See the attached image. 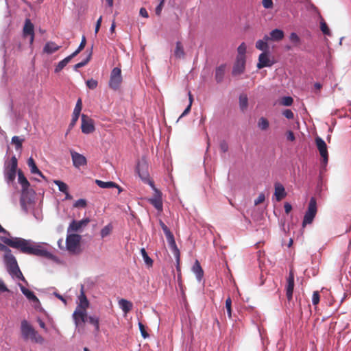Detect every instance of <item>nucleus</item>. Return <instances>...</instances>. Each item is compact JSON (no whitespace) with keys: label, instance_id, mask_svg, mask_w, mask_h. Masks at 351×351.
Wrapping results in <instances>:
<instances>
[{"label":"nucleus","instance_id":"nucleus-1","mask_svg":"<svg viewBox=\"0 0 351 351\" xmlns=\"http://www.w3.org/2000/svg\"><path fill=\"white\" fill-rule=\"evenodd\" d=\"M0 251L5 252L3 261L8 273L13 279H17L27 284L23 276L15 256L12 254L11 250L6 245L20 250L23 254L44 257L49 260H55L56 256L45 248L40 243H36L30 239L21 237H0Z\"/></svg>","mask_w":351,"mask_h":351},{"label":"nucleus","instance_id":"nucleus-2","mask_svg":"<svg viewBox=\"0 0 351 351\" xmlns=\"http://www.w3.org/2000/svg\"><path fill=\"white\" fill-rule=\"evenodd\" d=\"M21 337L24 341L30 340L33 343L42 344L44 342L43 337L38 334L32 324L26 319L21 322L20 327Z\"/></svg>","mask_w":351,"mask_h":351},{"label":"nucleus","instance_id":"nucleus-3","mask_svg":"<svg viewBox=\"0 0 351 351\" xmlns=\"http://www.w3.org/2000/svg\"><path fill=\"white\" fill-rule=\"evenodd\" d=\"M18 162L15 156H13L8 163H5L4 178L8 184L13 182L16 178Z\"/></svg>","mask_w":351,"mask_h":351},{"label":"nucleus","instance_id":"nucleus-4","mask_svg":"<svg viewBox=\"0 0 351 351\" xmlns=\"http://www.w3.org/2000/svg\"><path fill=\"white\" fill-rule=\"evenodd\" d=\"M35 195V191L33 189H29V187L21 189L20 204L24 212H28L27 205L32 204L34 202Z\"/></svg>","mask_w":351,"mask_h":351},{"label":"nucleus","instance_id":"nucleus-5","mask_svg":"<svg viewBox=\"0 0 351 351\" xmlns=\"http://www.w3.org/2000/svg\"><path fill=\"white\" fill-rule=\"evenodd\" d=\"M315 145L322 157L321 169L322 170L326 169L328 162V147L326 142L319 136L315 137Z\"/></svg>","mask_w":351,"mask_h":351},{"label":"nucleus","instance_id":"nucleus-6","mask_svg":"<svg viewBox=\"0 0 351 351\" xmlns=\"http://www.w3.org/2000/svg\"><path fill=\"white\" fill-rule=\"evenodd\" d=\"M317 201L314 197H311L308 208L305 212L304 219L302 221V226L304 227L307 224H310L313 222L316 214H317Z\"/></svg>","mask_w":351,"mask_h":351},{"label":"nucleus","instance_id":"nucleus-7","mask_svg":"<svg viewBox=\"0 0 351 351\" xmlns=\"http://www.w3.org/2000/svg\"><path fill=\"white\" fill-rule=\"evenodd\" d=\"M122 80L121 69L119 67H114L110 73L108 83L109 87L114 90H118L120 88Z\"/></svg>","mask_w":351,"mask_h":351},{"label":"nucleus","instance_id":"nucleus-8","mask_svg":"<svg viewBox=\"0 0 351 351\" xmlns=\"http://www.w3.org/2000/svg\"><path fill=\"white\" fill-rule=\"evenodd\" d=\"M81 129L84 134H88L95 130L93 121L86 114H82Z\"/></svg>","mask_w":351,"mask_h":351},{"label":"nucleus","instance_id":"nucleus-9","mask_svg":"<svg viewBox=\"0 0 351 351\" xmlns=\"http://www.w3.org/2000/svg\"><path fill=\"white\" fill-rule=\"evenodd\" d=\"M80 235L72 234L67 236L66 239V246L69 251H74L80 243Z\"/></svg>","mask_w":351,"mask_h":351},{"label":"nucleus","instance_id":"nucleus-10","mask_svg":"<svg viewBox=\"0 0 351 351\" xmlns=\"http://www.w3.org/2000/svg\"><path fill=\"white\" fill-rule=\"evenodd\" d=\"M148 202L158 210L162 211L163 204L162 193L159 190H156L154 195L148 199Z\"/></svg>","mask_w":351,"mask_h":351},{"label":"nucleus","instance_id":"nucleus-11","mask_svg":"<svg viewBox=\"0 0 351 351\" xmlns=\"http://www.w3.org/2000/svg\"><path fill=\"white\" fill-rule=\"evenodd\" d=\"M23 37L29 36V43L30 44L33 43L34 40V25L29 19H26L25 20V24L23 29Z\"/></svg>","mask_w":351,"mask_h":351},{"label":"nucleus","instance_id":"nucleus-12","mask_svg":"<svg viewBox=\"0 0 351 351\" xmlns=\"http://www.w3.org/2000/svg\"><path fill=\"white\" fill-rule=\"evenodd\" d=\"M73 165L75 168H80L87 164L86 158L81 154L76 152L74 150L70 151Z\"/></svg>","mask_w":351,"mask_h":351},{"label":"nucleus","instance_id":"nucleus-13","mask_svg":"<svg viewBox=\"0 0 351 351\" xmlns=\"http://www.w3.org/2000/svg\"><path fill=\"white\" fill-rule=\"evenodd\" d=\"M274 62L269 58L268 51H264L259 55L258 62L257 63V68L258 69L264 67H270L274 64Z\"/></svg>","mask_w":351,"mask_h":351},{"label":"nucleus","instance_id":"nucleus-14","mask_svg":"<svg viewBox=\"0 0 351 351\" xmlns=\"http://www.w3.org/2000/svg\"><path fill=\"white\" fill-rule=\"evenodd\" d=\"M82 100L81 98H78L77 100L75 106L74 108L73 114H72V119L71 121V123L69 125V129L71 130L76 123L80 115V112L82 111Z\"/></svg>","mask_w":351,"mask_h":351},{"label":"nucleus","instance_id":"nucleus-15","mask_svg":"<svg viewBox=\"0 0 351 351\" xmlns=\"http://www.w3.org/2000/svg\"><path fill=\"white\" fill-rule=\"evenodd\" d=\"M245 68V58H237L234 64L232 75L237 76L243 73Z\"/></svg>","mask_w":351,"mask_h":351},{"label":"nucleus","instance_id":"nucleus-16","mask_svg":"<svg viewBox=\"0 0 351 351\" xmlns=\"http://www.w3.org/2000/svg\"><path fill=\"white\" fill-rule=\"evenodd\" d=\"M294 288V274L292 270L289 271V276L287 278L286 295L287 300L291 301L293 297Z\"/></svg>","mask_w":351,"mask_h":351},{"label":"nucleus","instance_id":"nucleus-17","mask_svg":"<svg viewBox=\"0 0 351 351\" xmlns=\"http://www.w3.org/2000/svg\"><path fill=\"white\" fill-rule=\"evenodd\" d=\"M292 47L301 51H306L305 46L302 45V40L296 32H291L289 36Z\"/></svg>","mask_w":351,"mask_h":351},{"label":"nucleus","instance_id":"nucleus-18","mask_svg":"<svg viewBox=\"0 0 351 351\" xmlns=\"http://www.w3.org/2000/svg\"><path fill=\"white\" fill-rule=\"evenodd\" d=\"M147 169V165L145 161L138 162L136 167V171L143 182L149 178Z\"/></svg>","mask_w":351,"mask_h":351},{"label":"nucleus","instance_id":"nucleus-19","mask_svg":"<svg viewBox=\"0 0 351 351\" xmlns=\"http://www.w3.org/2000/svg\"><path fill=\"white\" fill-rule=\"evenodd\" d=\"M87 316L85 309L79 310L78 308L75 309L73 313V319L75 324L77 326L80 323H84L86 320Z\"/></svg>","mask_w":351,"mask_h":351},{"label":"nucleus","instance_id":"nucleus-20","mask_svg":"<svg viewBox=\"0 0 351 351\" xmlns=\"http://www.w3.org/2000/svg\"><path fill=\"white\" fill-rule=\"evenodd\" d=\"M269 35L270 36L265 35L264 39L265 40L280 41L284 38L285 33L282 29L276 28L271 31Z\"/></svg>","mask_w":351,"mask_h":351},{"label":"nucleus","instance_id":"nucleus-21","mask_svg":"<svg viewBox=\"0 0 351 351\" xmlns=\"http://www.w3.org/2000/svg\"><path fill=\"white\" fill-rule=\"evenodd\" d=\"M19 287L22 293L30 302H32L33 303H38V304L40 303V301H39L38 298L36 297V295H35V293L33 291H32L29 289H27L26 287H25L23 285H22L20 283L19 284Z\"/></svg>","mask_w":351,"mask_h":351},{"label":"nucleus","instance_id":"nucleus-22","mask_svg":"<svg viewBox=\"0 0 351 351\" xmlns=\"http://www.w3.org/2000/svg\"><path fill=\"white\" fill-rule=\"evenodd\" d=\"M89 222V219L86 218L80 221L73 220L68 228V232L70 230L77 232L80 230L82 227L86 226Z\"/></svg>","mask_w":351,"mask_h":351},{"label":"nucleus","instance_id":"nucleus-23","mask_svg":"<svg viewBox=\"0 0 351 351\" xmlns=\"http://www.w3.org/2000/svg\"><path fill=\"white\" fill-rule=\"evenodd\" d=\"M274 196L276 201L279 202L286 197L287 193L285 191V189L281 183L276 182L274 184Z\"/></svg>","mask_w":351,"mask_h":351},{"label":"nucleus","instance_id":"nucleus-24","mask_svg":"<svg viewBox=\"0 0 351 351\" xmlns=\"http://www.w3.org/2000/svg\"><path fill=\"white\" fill-rule=\"evenodd\" d=\"M95 183L101 189L117 188L119 190V193L122 191V189L117 184L112 181L104 182L100 180H96Z\"/></svg>","mask_w":351,"mask_h":351},{"label":"nucleus","instance_id":"nucleus-25","mask_svg":"<svg viewBox=\"0 0 351 351\" xmlns=\"http://www.w3.org/2000/svg\"><path fill=\"white\" fill-rule=\"evenodd\" d=\"M226 66V65L225 64H222L216 68L215 79L217 83H221L223 81L225 75Z\"/></svg>","mask_w":351,"mask_h":351},{"label":"nucleus","instance_id":"nucleus-26","mask_svg":"<svg viewBox=\"0 0 351 351\" xmlns=\"http://www.w3.org/2000/svg\"><path fill=\"white\" fill-rule=\"evenodd\" d=\"M192 270L195 274L197 281L200 282L202 280L204 276V271L198 261L195 262L194 265H193Z\"/></svg>","mask_w":351,"mask_h":351},{"label":"nucleus","instance_id":"nucleus-27","mask_svg":"<svg viewBox=\"0 0 351 351\" xmlns=\"http://www.w3.org/2000/svg\"><path fill=\"white\" fill-rule=\"evenodd\" d=\"M79 300H80V303L77 306V308L86 309L88 306L89 302L84 292L83 285H82V287H81V292H80V295H79Z\"/></svg>","mask_w":351,"mask_h":351},{"label":"nucleus","instance_id":"nucleus-28","mask_svg":"<svg viewBox=\"0 0 351 351\" xmlns=\"http://www.w3.org/2000/svg\"><path fill=\"white\" fill-rule=\"evenodd\" d=\"M59 49L60 46L56 45L54 43L47 42L43 47V51L48 54H51L58 51Z\"/></svg>","mask_w":351,"mask_h":351},{"label":"nucleus","instance_id":"nucleus-29","mask_svg":"<svg viewBox=\"0 0 351 351\" xmlns=\"http://www.w3.org/2000/svg\"><path fill=\"white\" fill-rule=\"evenodd\" d=\"M18 174V182L21 185L22 189L29 188L30 184L27 179L24 176L23 171L21 170H19L17 172Z\"/></svg>","mask_w":351,"mask_h":351},{"label":"nucleus","instance_id":"nucleus-30","mask_svg":"<svg viewBox=\"0 0 351 351\" xmlns=\"http://www.w3.org/2000/svg\"><path fill=\"white\" fill-rule=\"evenodd\" d=\"M168 243H169V245L170 248L171 249L172 252H173V254L176 259L178 265H179V261H180V250H179V249L178 248V247L176 245L175 239H173L171 240L170 241H169Z\"/></svg>","mask_w":351,"mask_h":351},{"label":"nucleus","instance_id":"nucleus-31","mask_svg":"<svg viewBox=\"0 0 351 351\" xmlns=\"http://www.w3.org/2000/svg\"><path fill=\"white\" fill-rule=\"evenodd\" d=\"M319 18H320V21H319L320 30L322 31L323 34H324L325 36H330L332 35V34H331V31H330L329 27L328 26L327 23H326V21L322 17L321 15H319Z\"/></svg>","mask_w":351,"mask_h":351},{"label":"nucleus","instance_id":"nucleus-32","mask_svg":"<svg viewBox=\"0 0 351 351\" xmlns=\"http://www.w3.org/2000/svg\"><path fill=\"white\" fill-rule=\"evenodd\" d=\"M119 304L122 311L125 313H128L132 308V303L125 299H121Z\"/></svg>","mask_w":351,"mask_h":351},{"label":"nucleus","instance_id":"nucleus-33","mask_svg":"<svg viewBox=\"0 0 351 351\" xmlns=\"http://www.w3.org/2000/svg\"><path fill=\"white\" fill-rule=\"evenodd\" d=\"M86 319L89 324H92L95 327V330L96 332L99 331V318L96 315H90Z\"/></svg>","mask_w":351,"mask_h":351},{"label":"nucleus","instance_id":"nucleus-34","mask_svg":"<svg viewBox=\"0 0 351 351\" xmlns=\"http://www.w3.org/2000/svg\"><path fill=\"white\" fill-rule=\"evenodd\" d=\"M174 55L178 58H183L184 56V51L183 47L182 46V44L180 41L176 42Z\"/></svg>","mask_w":351,"mask_h":351},{"label":"nucleus","instance_id":"nucleus-35","mask_svg":"<svg viewBox=\"0 0 351 351\" xmlns=\"http://www.w3.org/2000/svg\"><path fill=\"white\" fill-rule=\"evenodd\" d=\"M141 254L143 257V259L145 263L148 267H152L153 265V260L148 256L145 248L143 247L141 249Z\"/></svg>","mask_w":351,"mask_h":351},{"label":"nucleus","instance_id":"nucleus-36","mask_svg":"<svg viewBox=\"0 0 351 351\" xmlns=\"http://www.w3.org/2000/svg\"><path fill=\"white\" fill-rule=\"evenodd\" d=\"M92 56V51L89 52L86 58H84L82 61L75 64L73 66L75 71H77L78 69L82 68L87 64V63L90 61Z\"/></svg>","mask_w":351,"mask_h":351},{"label":"nucleus","instance_id":"nucleus-37","mask_svg":"<svg viewBox=\"0 0 351 351\" xmlns=\"http://www.w3.org/2000/svg\"><path fill=\"white\" fill-rule=\"evenodd\" d=\"M248 106V98L246 95L239 96V107L242 111H244Z\"/></svg>","mask_w":351,"mask_h":351},{"label":"nucleus","instance_id":"nucleus-38","mask_svg":"<svg viewBox=\"0 0 351 351\" xmlns=\"http://www.w3.org/2000/svg\"><path fill=\"white\" fill-rule=\"evenodd\" d=\"M69 62V60L66 57L65 58H64L63 60L60 61L58 62V64L56 66V67L54 69V72L56 73H59L61 70H62L66 66V64Z\"/></svg>","mask_w":351,"mask_h":351},{"label":"nucleus","instance_id":"nucleus-39","mask_svg":"<svg viewBox=\"0 0 351 351\" xmlns=\"http://www.w3.org/2000/svg\"><path fill=\"white\" fill-rule=\"evenodd\" d=\"M53 183L58 186L59 191L63 193L69 190L68 185L61 180H54Z\"/></svg>","mask_w":351,"mask_h":351},{"label":"nucleus","instance_id":"nucleus-40","mask_svg":"<svg viewBox=\"0 0 351 351\" xmlns=\"http://www.w3.org/2000/svg\"><path fill=\"white\" fill-rule=\"evenodd\" d=\"M267 41V40H265L264 38L263 40L260 39L257 40V42L256 43V47L259 50L263 51V52L267 51L268 45Z\"/></svg>","mask_w":351,"mask_h":351},{"label":"nucleus","instance_id":"nucleus-41","mask_svg":"<svg viewBox=\"0 0 351 351\" xmlns=\"http://www.w3.org/2000/svg\"><path fill=\"white\" fill-rule=\"evenodd\" d=\"M23 141V138H20L18 136H14L12 138L11 143L15 145L16 150H19L22 148V143Z\"/></svg>","mask_w":351,"mask_h":351},{"label":"nucleus","instance_id":"nucleus-42","mask_svg":"<svg viewBox=\"0 0 351 351\" xmlns=\"http://www.w3.org/2000/svg\"><path fill=\"white\" fill-rule=\"evenodd\" d=\"M27 165L30 169V171L32 173L39 172V169L37 167L34 160L32 157L29 158V159L27 160Z\"/></svg>","mask_w":351,"mask_h":351},{"label":"nucleus","instance_id":"nucleus-43","mask_svg":"<svg viewBox=\"0 0 351 351\" xmlns=\"http://www.w3.org/2000/svg\"><path fill=\"white\" fill-rule=\"evenodd\" d=\"M268 120L265 117H261L258 121V127L262 130H266L269 128Z\"/></svg>","mask_w":351,"mask_h":351},{"label":"nucleus","instance_id":"nucleus-44","mask_svg":"<svg viewBox=\"0 0 351 351\" xmlns=\"http://www.w3.org/2000/svg\"><path fill=\"white\" fill-rule=\"evenodd\" d=\"M112 230V226L111 223H108V225L105 226L100 232V234L101 238H105L106 237L108 236L110 233L111 232Z\"/></svg>","mask_w":351,"mask_h":351},{"label":"nucleus","instance_id":"nucleus-45","mask_svg":"<svg viewBox=\"0 0 351 351\" xmlns=\"http://www.w3.org/2000/svg\"><path fill=\"white\" fill-rule=\"evenodd\" d=\"M238 55L237 58L241 57V58H245V54L246 52V45L244 43H242L237 48Z\"/></svg>","mask_w":351,"mask_h":351},{"label":"nucleus","instance_id":"nucleus-46","mask_svg":"<svg viewBox=\"0 0 351 351\" xmlns=\"http://www.w3.org/2000/svg\"><path fill=\"white\" fill-rule=\"evenodd\" d=\"M293 99L291 96H284L280 101V104L284 106H291L293 104Z\"/></svg>","mask_w":351,"mask_h":351},{"label":"nucleus","instance_id":"nucleus-47","mask_svg":"<svg viewBox=\"0 0 351 351\" xmlns=\"http://www.w3.org/2000/svg\"><path fill=\"white\" fill-rule=\"evenodd\" d=\"M138 325V328H139V330L141 332V336L143 337V338H144V339L148 338L149 337V335L145 330V326L143 325V324L142 322H139Z\"/></svg>","mask_w":351,"mask_h":351},{"label":"nucleus","instance_id":"nucleus-48","mask_svg":"<svg viewBox=\"0 0 351 351\" xmlns=\"http://www.w3.org/2000/svg\"><path fill=\"white\" fill-rule=\"evenodd\" d=\"M87 202L85 199H79L73 204L75 208H85Z\"/></svg>","mask_w":351,"mask_h":351},{"label":"nucleus","instance_id":"nucleus-49","mask_svg":"<svg viewBox=\"0 0 351 351\" xmlns=\"http://www.w3.org/2000/svg\"><path fill=\"white\" fill-rule=\"evenodd\" d=\"M86 84L87 87L91 90L96 88L98 85L97 81L93 78L88 80Z\"/></svg>","mask_w":351,"mask_h":351},{"label":"nucleus","instance_id":"nucleus-50","mask_svg":"<svg viewBox=\"0 0 351 351\" xmlns=\"http://www.w3.org/2000/svg\"><path fill=\"white\" fill-rule=\"evenodd\" d=\"M231 305H232V300H231V298L229 297L226 300V308L228 316L229 318H231V317H232Z\"/></svg>","mask_w":351,"mask_h":351},{"label":"nucleus","instance_id":"nucleus-51","mask_svg":"<svg viewBox=\"0 0 351 351\" xmlns=\"http://www.w3.org/2000/svg\"><path fill=\"white\" fill-rule=\"evenodd\" d=\"M282 115L288 119H293L294 118L293 112L290 109H285L283 110Z\"/></svg>","mask_w":351,"mask_h":351},{"label":"nucleus","instance_id":"nucleus-52","mask_svg":"<svg viewBox=\"0 0 351 351\" xmlns=\"http://www.w3.org/2000/svg\"><path fill=\"white\" fill-rule=\"evenodd\" d=\"M219 148L221 152L223 153H226L228 150V143L225 140L221 141L219 143Z\"/></svg>","mask_w":351,"mask_h":351},{"label":"nucleus","instance_id":"nucleus-53","mask_svg":"<svg viewBox=\"0 0 351 351\" xmlns=\"http://www.w3.org/2000/svg\"><path fill=\"white\" fill-rule=\"evenodd\" d=\"M319 294L318 291H314L312 295V303L313 305H317L319 302Z\"/></svg>","mask_w":351,"mask_h":351},{"label":"nucleus","instance_id":"nucleus-54","mask_svg":"<svg viewBox=\"0 0 351 351\" xmlns=\"http://www.w3.org/2000/svg\"><path fill=\"white\" fill-rule=\"evenodd\" d=\"M165 0H161L159 4L156 6L155 9V12L157 16H160L161 14L162 9L164 5Z\"/></svg>","mask_w":351,"mask_h":351},{"label":"nucleus","instance_id":"nucleus-55","mask_svg":"<svg viewBox=\"0 0 351 351\" xmlns=\"http://www.w3.org/2000/svg\"><path fill=\"white\" fill-rule=\"evenodd\" d=\"M265 194L261 193L259 194L258 197L254 200V205L256 206L263 202L265 201Z\"/></svg>","mask_w":351,"mask_h":351},{"label":"nucleus","instance_id":"nucleus-56","mask_svg":"<svg viewBox=\"0 0 351 351\" xmlns=\"http://www.w3.org/2000/svg\"><path fill=\"white\" fill-rule=\"evenodd\" d=\"M262 4L265 8L269 9L273 7V1L272 0H263Z\"/></svg>","mask_w":351,"mask_h":351},{"label":"nucleus","instance_id":"nucleus-57","mask_svg":"<svg viewBox=\"0 0 351 351\" xmlns=\"http://www.w3.org/2000/svg\"><path fill=\"white\" fill-rule=\"evenodd\" d=\"M10 290L4 283L3 280L0 278V293L9 292Z\"/></svg>","mask_w":351,"mask_h":351},{"label":"nucleus","instance_id":"nucleus-58","mask_svg":"<svg viewBox=\"0 0 351 351\" xmlns=\"http://www.w3.org/2000/svg\"><path fill=\"white\" fill-rule=\"evenodd\" d=\"M159 224L165 234H167V232H171L169 228L165 224V223L162 220L159 221Z\"/></svg>","mask_w":351,"mask_h":351},{"label":"nucleus","instance_id":"nucleus-59","mask_svg":"<svg viewBox=\"0 0 351 351\" xmlns=\"http://www.w3.org/2000/svg\"><path fill=\"white\" fill-rule=\"evenodd\" d=\"M101 21H102V17L100 16L96 22L95 28V35L98 33V32L99 30V28H100V26L101 24Z\"/></svg>","mask_w":351,"mask_h":351},{"label":"nucleus","instance_id":"nucleus-60","mask_svg":"<svg viewBox=\"0 0 351 351\" xmlns=\"http://www.w3.org/2000/svg\"><path fill=\"white\" fill-rule=\"evenodd\" d=\"M191 104H189V105L184 109V110L183 111L182 114L179 117L178 121H179L183 117L186 116L191 111Z\"/></svg>","mask_w":351,"mask_h":351},{"label":"nucleus","instance_id":"nucleus-61","mask_svg":"<svg viewBox=\"0 0 351 351\" xmlns=\"http://www.w3.org/2000/svg\"><path fill=\"white\" fill-rule=\"evenodd\" d=\"M143 182L149 184L152 187V189L154 190V193H156V190H158V189L156 188L154 182L152 180H150L149 178L143 181Z\"/></svg>","mask_w":351,"mask_h":351},{"label":"nucleus","instance_id":"nucleus-62","mask_svg":"<svg viewBox=\"0 0 351 351\" xmlns=\"http://www.w3.org/2000/svg\"><path fill=\"white\" fill-rule=\"evenodd\" d=\"M295 138L293 132L291 130H289L287 133V139L290 141H293Z\"/></svg>","mask_w":351,"mask_h":351},{"label":"nucleus","instance_id":"nucleus-63","mask_svg":"<svg viewBox=\"0 0 351 351\" xmlns=\"http://www.w3.org/2000/svg\"><path fill=\"white\" fill-rule=\"evenodd\" d=\"M139 14H140V15L141 16H143L144 18H148L149 17L148 12H147V10L145 8H141L140 9Z\"/></svg>","mask_w":351,"mask_h":351},{"label":"nucleus","instance_id":"nucleus-64","mask_svg":"<svg viewBox=\"0 0 351 351\" xmlns=\"http://www.w3.org/2000/svg\"><path fill=\"white\" fill-rule=\"evenodd\" d=\"M284 208H285V212L288 214L290 213V211L292 209V206L290 203L289 202H285V204H284Z\"/></svg>","mask_w":351,"mask_h":351}]
</instances>
